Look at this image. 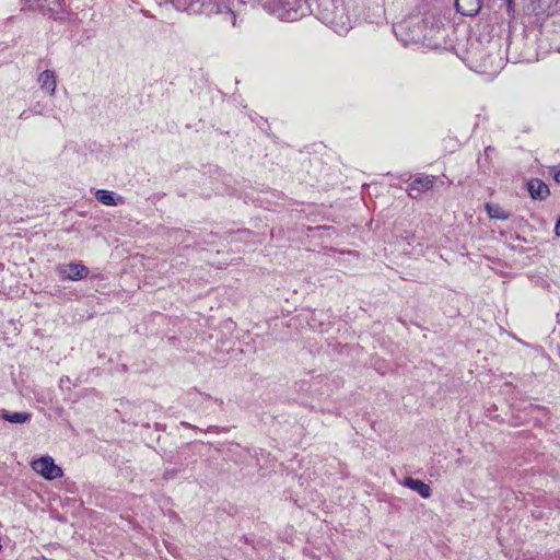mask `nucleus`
Wrapping results in <instances>:
<instances>
[{
	"instance_id": "423d86ee",
	"label": "nucleus",
	"mask_w": 560,
	"mask_h": 560,
	"mask_svg": "<svg viewBox=\"0 0 560 560\" xmlns=\"http://www.w3.org/2000/svg\"><path fill=\"white\" fill-rule=\"evenodd\" d=\"M38 7L44 14H49L54 19L61 18L63 12L60 0H38Z\"/></svg>"
},
{
	"instance_id": "9d476101",
	"label": "nucleus",
	"mask_w": 560,
	"mask_h": 560,
	"mask_svg": "<svg viewBox=\"0 0 560 560\" xmlns=\"http://www.w3.org/2000/svg\"><path fill=\"white\" fill-rule=\"evenodd\" d=\"M1 417L11 423H25L31 419V413H28V412H8V411L3 410Z\"/></svg>"
},
{
	"instance_id": "6e6552de",
	"label": "nucleus",
	"mask_w": 560,
	"mask_h": 560,
	"mask_svg": "<svg viewBox=\"0 0 560 560\" xmlns=\"http://www.w3.org/2000/svg\"><path fill=\"white\" fill-rule=\"evenodd\" d=\"M38 82L43 90H46L49 95H54L56 91V77L50 70L43 71L38 77Z\"/></svg>"
},
{
	"instance_id": "0eeeda50",
	"label": "nucleus",
	"mask_w": 560,
	"mask_h": 560,
	"mask_svg": "<svg viewBox=\"0 0 560 560\" xmlns=\"http://www.w3.org/2000/svg\"><path fill=\"white\" fill-rule=\"evenodd\" d=\"M404 485L407 488L418 492L423 499H428L432 494L430 486L420 479L407 477L404 480Z\"/></svg>"
},
{
	"instance_id": "1a4fd4ad",
	"label": "nucleus",
	"mask_w": 560,
	"mask_h": 560,
	"mask_svg": "<svg viewBox=\"0 0 560 560\" xmlns=\"http://www.w3.org/2000/svg\"><path fill=\"white\" fill-rule=\"evenodd\" d=\"M486 208V211L488 213V215L491 218V219H497V220H509L510 219V213L506 212L502 207H500L499 205H495V203H486L485 206Z\"/></svg>"
},
{
	"instance_id": "f257e3e1",
	"label": "nucleus",
	"mask_w": 560,
	"mask_h": 560,
	"mask_svg": "<svg viewBox=\"0 0 560 560\" xmlns=\"http://www.w3.org/2000/svg\"><path fill=\"white\" fill-rule=\"evenodd\" d=\"M32 468L47 480H54L63 475L62 469L48 455L33 460Z\"/></svg>"
},
{
	"instance_id": "4468645a",
	"label": "nucleus",
	"mask_w": 560,
	"mask_h": 560,
	"mask_svg": "<svg viewBox=\"0 0 560 560\" xmlns=\"http://www.w3.org/2000/svg\"><path fill=\"white\" fill-rule=\"evenodd\" d=\"M176 8H177V9H184V10H187V8H185V7H183V5H182L180 0H178V1H177V3H176Z\"/></svg>"
},
{
	"instance_id": "ddd939ff",
	"label": "nucleus",
	"mask_w": 560,
	"mask_h": 560,
	"mask_svg": "<svg viewBox=\"0 0 560 560\" xmlns=\"http://www.w3.org/2000/svg\"><path fill=\"white\" fill-rule=\"evenodd\" d=\"M555 233L557 236H560V219L556 223Z\"/></svg>"
},
{
	"instance_id": "20e7f679",
	"label": "nucleus",
	"mask_w": 560,
	"mask_h": 560,
	"mask_svg": "<svg viewBox=\"0 0 560 560\" xmlns=\"http://www.w3.org/2000/svg\"><path fill=\"white\" fill-rule=\"evenodd\" d=\"M527 187L533 199L544 200L550 195L549 187L539 178H532Z\"/></svg>"
},
{
	"instance_id": "7ed1b4c3",
	"label": "nucleus",
	"mask_w": 560,
	"mask_h": 560,
	"mask_svg": "<svg viewBox=\"0 0 560 560\" xmlns=\"http://www.w3.org/2000/svg\"><path fill=\"white\" fill-rule=\"evenodd\" d=\"M435 183V176L431 175H422L416 177L410 184H409V195L412 196L413 191H417L418 194L424 192L433 187Z\"/></svg>"
},
{
	"instance_id": "f03ea898",
	"label": "nucleus",
	"mask_w": 560,
	"mask_h": 560,
	"mask_svg": "<svg viewBox=\"0 0 560 560\" xmlns=\"http://www.w3.org/2000/svg\"><path fill=\"white\" fill-rule=\"evenodd\" d=\"M57 272L62 280L78 281L85 279L89 276L90 270L86 266L80 262H70L59 265L57 267Z\"/></svg>"
},
{
	"instance_id": "2eb2a0df",
	"label": "nucleus",
	"mask_w": 560,
	"mask_h": 560,
	"mask_svg": "<svg viewBox=\"0 0 560 560\" xmlns=\"http://www.w3.org/2000/svg\"><path fill=\"white\" fill-rule=\"evenodd\" d=\"M509 2H511V0H508Z\"/></svg>"
},
{
	"instance_id": "f8f14e48",
	"label": "nucleus",
	"mask_w": 560,
	"mask_h": 560,
	"mask_svg": "<svg viewBox=\"0 0 560 560\" xmlns=\"http://www.w3.org/2000/svg\"><path fill=\"white\" fill-rule=\"evenodd\" d=\"M553 178L556 182L560 183V168L553 171Z\"/></svg>"
},
{
	"instance_id": "39448f33",
	"label": "nucleus",
	"mask_w": 560,
	"mask_h": 560,
	"mask_svg": "<svg viewBox=\"0 0 560 560\" xmlns=\"http://www.w3.org/2000/svg\"><path fill=\"white\" fill-rule=\"evenodd\" d=\"M455 5L460 14L474 16L480 11L482 0H455Z\"/></svg>"
},
{
	"instance_id": "9b49d317",
	"label": "nucleus",
	"mask_w": 560,
	"mask_h": 560,
	"mask_svg": "<svg viewBox=\"0 0 560 560\" xmlns=\"http://www.w3.org/2000/svg\"><path fill=\"white\" fill-rule=\"evenodd\" d=\"M95 197L103 205H106V206H116L117 205L114 194L109 190L98 189L95 192Z\"/></svg>"
}]
</instances>
